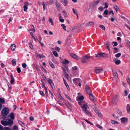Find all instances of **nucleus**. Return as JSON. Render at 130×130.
<instances>
[{
	"label": "nucleus",
	"mask_w": 130,
	"mask_h": 130,
	"mask_svg": "<svg viewBox=\"0 0 130 130\" xmlns=\"http://www.w3.org/2000/svg\"><path fill=\"white\" fill-rule=\"evenodd\" d=\"M85 89L86 92V93L88 94L89 93H91V91L89 87L88 86L86 85L85 86Z\"/></svg>",
	"instance_id": "nucleus-3"
},
{
	"label": "nucleus",
	"mask_w": 130,
	"mask_h": 130,
	"mask_svg": "<svg viewBox=\"0 0 130 130\" xmlns=\"http://www.w3.org/2000/svg\"><path fill=\"white\" fill-rule=\"evenodd\" d=\"M10 78V83L11 84H12L14 83V79L12 75H11Z\"/></svg>",
	"instance_id": "nucleus-16"
},
{
	"label": "nucleus",
	"mask_w": 130,
	"mask_h": 130,
	"mask_svg": "<svg viewBox=\"0 0 130 130\" xmlns=\"http://www.w3.org/2000/svg\"><path fill=\"white\" fill-rule=\"evenodd\" d=\"M7 122L8 123V125L12 124L13 122V121L9 119H8Z\"/></svg>",
	"instance_id": "nucleus-21"
},
{
	"label": "nucleus",
	"mask_w": 130,
	"mask_h": 130,
	"mask_svg": "<svg viewBox=\"0 0 130 130\" xmlns=\"http://www.w3.org/2000/svg\"><path fill=\"white\" fill-rule=\"evenodd\" d=\"M5 102V101L4 99L3 98H0V104H3Z\"/></svg>",
	"instance_id": "nucleus-26"
},
{
	"label": "nucleus",
	"mask_w": 130,
	"mask_h": 130,
	"mask_svg": "<svg viewBox=\"0 0 130 130\" xmlns=\"http://www.w3.org/2000/svg\"><path fill=\"white\" fill-rule=\"evenodd\" d=\"M47 81L50 84L53 83L52 80L50 79H49Z\"/></svg>",
	"instance_id": "nucleus-51"
},
{
	"label": "nucleus",
	"mask_w": 130,
	"mask_h": 130,
	"mask_svg": "<svg viewBox=\"0 0 130 130\" xmlns=\"http://www.w3.org/2000/svg\"><path fill=\"white\" fill-rule=\"evenodd\" d=\"M61 26H62L63 27V29H64L65 31H66V29L65 28L66 27V26L64 25V24H62L61 25Z\"/></svg>",
	"instance_id": "nucleus-42"
},
{
	"label": "nucleus",
	"mask_w": 130,
	"mask_h": 130,
	"mask_svg": "<svg viewBox=\"0 0 130 130\" xmlns=\"http://www.w3.org/2000/svg\"><path fill=\"white\" fill-rule=\"evenodd\" d=\"M16 47V45L15 44L12 45L10 47L11 49L13 51H14L15 50Z\"/></svg>",
	"instance_id": "nucleus-17"
},
{
	"label": "nucleus",
	"mask_w": 130,
	"mask_h": 130,
	"mask_svg": "<svg viewBox=\"0 0 130 130\" xmlns=\"http://www.w3.org/2000/svg\"><path fill=\"white\" fill-rule=\"evenodd\" d=\"M121 55V54L120 53H119L116 54L115 55V56L117 58H118L120 57Z\"/></svg>",
	"instance_id": "nucleus-40"
},
{
	"label": "nucleus",
	"mask_w": 130,
	"mask_h": 130,
	"mask_svg": "<svg viewBox=\"0 0 130 130\" xmlns=\"http://www.w3.org/2000/svg\"><path fill=\"white\" fill-rule=\"evenodd\" d=\"M110 20L112 22H113L114 20H117V19L115 17L114 18H112L110 19Z\"/></svg>",
	"instance_id": "nucleus-47"
},
{
	"label": "nucleus",
	"mask_w": 130,
	"mask_h": 130,
	"mask_svg": "<svg viewBox=\"0 0 130 130\" xmlns=\"http://www.w3.org/2000/svg\"><path fill=\"white\" fill-rule=\"evenodd\" d=\"M126 109L127 113H130V106L128 104L127 105Z\"/></svg>",
	"instance_id": "nucleus-15"
},
{
	"label": "nucleus",
	"mask_w": 130,
	"mask_h": 130,
	"mask_svg": "<svg viewBox=\"0 0 130 130\" xmlns=\"http://www.w3.org/2000/svg\"><path fill=\"white\" fill-rule=\"evenodd\" d=\"M94 108H95V109H94L95 111V112L98 114V116L100 117H102V115L101 112L99 111L96 108V107H95Z\"/></svg>",
	"instance_id": "nucleus-7"
},
{
	"label": "nucleus",
	"mask_w": 130,
	"mask_h": 130,
	"mask_svg": "<svg viewBox=\"0 0 130 130\" xmlns=\"http://www.w3.org/2000/svg\"><path fill=\"white\" fill-rule=\"evenodd\" d=\"M96 126L98 127L99 128L101 129H103L102 127L100 125L98 124H97L96 125Z\"/></svg>",
	"instance_id": "nucleus-43"
},
{
	"label": "nucleus",
	"mask_w": 130,
	"mask_h": 130,
	"mask_svg": "<svg viewBox=\"0 0 130 130\" xmlns=\"http://www.w3.org/2000/svg\"><path fill=\"white\" fill-rule=\"evenodd\" d=\"M111 123L113 124H114L116 123L118 124L117 122V121H115L113 120H111Z\"/></svg>",
	"instance_id": "nucleus-41"
},
{
	"label": "nucleus",
	"mask_w": 130,
	"mask_h": 130,
	"mask_svg": "<svg viewBox=\"0 0 130 130\" xmlns=\"http://www.w3.org/2000/svg\"><path fill=\"white\" fill-rule=\"evenodd\" d=\"M62 12L64 14V15L65 17H68V16L66 12L65 11H62Z\"/></svg>",
	"instance_id": "nucleus-29"
},
{
	"label": "nucleus",
	"mask_w": 130,
	"mask_h": 130,
	"mask_svg": "<svg viewBox=\"0 0 130 130\" xmlns=\"http://www.w3.org/2000/svg\"><path fill=\"white\" fill-rule=\"evenodd\" d=\"M4 129V130H11L10 128L8 127H5Z\"/></svg>",
	"instance_id": "nucleus-48"
},
{
	"label": "nucleus",
	"mask_w": 130,
	"mask_h": 130,
	"mask_svg": "<svg viewBox=\"0 0 130 130\" xmlns=\"http://www.w3.org/2000/svg\"><path fill=\"white\" fill-rule=\"evenodd\" d=\"M13 130H18V128L17 126L15 125L12 127Z\"/></svg>",
	"instance_id": "nucleus-35"
},
{
	"label": "nucleus",
	"mask_w": 130,
	"mask_h": 130,
	"mask_svg": "<svg viewBox=\"0 0 130 130\" xmlns=\"http://www.w3.org/2000/svg\"><path fill=\"white\" fill-rule=\"evenodd\" d=\"M66 104L68 107L69 108H70L71 106L69 103L68 102Z\"/></svg>",
	"instance_id": "nucleus-55"
},
{
	"label": "nucleus",
	"mask_w": 130,
	"mask_h": 130,
	"mask_svg": "<svg viewBox=\"0 0 130 130\" xmlns=\"http://www.w3.org/2000/svg\"><path fill=\"white\" fill-rule=\"evenodd\" d=\"M53 0H49V4L50 5H51L52 4H53Z\"/></svg>",
	"instance_id": "nucleus-58"
},
{
	"label": "nucleus",
	"mask_w": 130,
	"mask_h": 130,
	"mask_svg": "<svg viewBox=\"0 0 130 130\" xmlns=\"http://www.w3.org/2000/svg\"><path fill=\"white\" fill-rule=\"evenodd\" d=\"M94 23L93 22H89L87 24V26H91L92 25H94Z\"/></svg>",
	"instance_id": "nucleus-19"
},
{
	"label": "nucleus",
	"mask_w": 130,
	"mask_h": 130,
	"mask_svg": "<svg viewBox=\"0 0 130 130\" xmlns=\"http://www.w3.org/2000/svg\"><path fill=\"white\" fill-rule=\"evenodd\" d=\"M53 54L56 57H57L58 56V54L56 51H54L53 52Z\"/></svg>",
	"instance_id": "nucleus-32"
},
{
	"label": "nucleus",
	"mask_w": 130,
	"mask_h": 130,
	"mask_svg": "<svg viewBox=\"0 0 130 130\" xmlns=\"http://www.w3.org/2000/svg\"><path fill=\"white\" fill-rule=\"evenodd\" d=\"M51 86V87L53 89H55V87H54V83H52V84H50Z\"/></svg>",
	"instance_id": "nucleus-54"
},
{
	"label": "nucleus",
	"mask_w": 130,
	"mask_h": 130,
	"mask_svg": "<svg viewBox=\"0 0 130 130\" xmlns=\"http://www.w3.org/2000/svg\"><path fill=\"white\" fill-rule=\"evenodd\" d=\"M105 54L104 53H99L98 54H95V56L96 57H101L102 56V57H104V55Z\"/></svg>",
	"instance_id": "nucleus-6"
},
{
	"label": "nucleus",
	"mask_w": 130,
	"mask_h": 130,
	"mask_svg": "<svg viewBox=\"0 0 130 130\" xmlns=\"http://www.w3.org/2000/svg\"><path fill=\"white\" fill-rule=\"evenodd\" d=\"M89 95L90 99L92 101L95 102L96 101V100L94 98L93 96L91 94V93L88 94Z\"/></svg>",
	"instance_id": "nucleus-9"
},
{
	"label": "nucleus",
	"mask_w": 130,
	"mask_h": 130,
	"mask_svg": "<svg viewBox=\"0 0 130 130\" xmlns=\"http://www.w3.org/2000/svg\"><path fill=\"white\" fill-rule=\"evenodd\" d=\"M108 10L107 9L105 10L104 12V14L105 15H107L108 14Z\"/></svg>",
	"instance_id": "nucleus-46"
},
{
	"label": "nucleus",
	"mask_w": 130,
	"mask_h": 130,
	"mask_svg": "<svg viewBox=\"0 0 130 130\" xmlns=\"http://www.w3.org/2000/svg\"><path fill=\"white\" fill-rule=\"evenodd\" d=\"M78 100L80 101H82L84 99V97L83 96H80L78 97Z\"/></svg>",
	"instance_id": "nucleus-33"
},
{
	"label": "nucleus",
	"mask_w": 130,
	"mask_h": 130,
	"mask_svg": "<svg viewBox=\"0 0 130 130\" xmlns=\"http://www.w3.org/2000/svg\"><path fill=\"white\" fill-rule=\"evenodd\" d=\"M70 55L72 58L78 60L79 59L78 57L75 54L72 53L70 54Z\"/></svg>",
	"instance_id": "nucleus-10"
},
{
	"label": "nucleus",
	"mask_w": 130,
	"mask_h": 130,
	"mask_svg": "<svg viewBox=\"0 0 130 130\" xmlns=\"http://www.w3.org/2000/svg\"><path fill=\"white\" fill-rule=\"evenodd\" d=\"M10 118L12 119H14V115L13 113H11L9 115Z\"/></svg>",
	"instance_id": "nucleus-23"
},
{
	"label": "nucleus",
	"mask_w": 130,
	"mask_h": 130,
	"mask_svg": "<svg viewBox=\"0 0 130 130\" xmlns=\"http://www.w3.org/2000/svg\"><path fill=\"white\" fill-rule=\"evenodd\" d=\"M100 0H98L97 1H95L93 2L92 3L93 6L94 7L96 6L100 2Z\"/></svg>",
	"instance_id": "nucleus-12"
},
{
	"label": "nucleus",
	"mask_w": 130,
	"mask_h": 130,
	"mask_svg": "<svg viewBox=\"0 0 130 130\" xmlns=\"http://www.w3.org/2000/svg\"><path fill=\"white\" fill-rule=\"evenodd\" d=\"M19 123L20 125H21L22 126H24V123L22 122L21 121H19Z\"/></svg>",
	"instance_id": "nucleus-39"
},
{
	"label": "nucleus",
	"mask_w": 130,
	"mask_h": 130,
	"mask_svg": "<svg viewBox=\"0 0 130 130\" xmlns=\"http://www.w3.org/2000/svg\"><path fill=\"white\" fill-rule=\"evenodd\" d=\"M26 64L25 63H24L22 64V66L23 68H25L26 67Z\"/></svg>",
	"instance_id": "nucleus-56"
},
{
	"label": "nucleus",
	"mask_w": 130,
	"mask_h": 130,
	"mask_svg": "<svg viewBox=\"0 0 130 130\" xmlns=\"http://www.w3.org/2000/svg\"><path fill=\"white\" fill-rule=\"evenodd\" d=\"M30 47L32 49H33V47L32 44L30 43H29V44Z\"/></svg>",
	"instance_id": "nucleus-49"
},
{
	"label": "nucleus",
	"mask_w": 130,
	"mask_h": 130,
	"mask_svg": "<svg viewBox=\"0 0 130 130\" xmlns=\"http://www.w3.org/2000/svg\"><path fill=\"white\" fill-rule=\"evenodd\" d=\"M77 67L76 66H74L72 68V69L73 70H77Z\"/></svg>",
	"instance_id": "nucleus-62"
},
{
	"label": "nucleus",
	"mask_w": 130,
	"mask_h": 130,
	"mask_svg": "<svg viewBox=\"0 0 130 130\" xmlns=\"http://www.w3.org/2000/svg\"><path fill=\"white\" fill-rule=\"evenodd\" d=\"M65 95V96L67 98L70 100V101H71V99L70 98V97L67 94H66Z\"/></svg>",
	"instance_id": "nucleus-60"
},
{
	"label": "nucleus",
	"mask_w": 130,
	"mask_h": 130,
	"mask_svg": "<svg viewBox=\"0 0 130 130\" xmlns=\"http://www.w3.org/2000/svg\"><path fill=\"white\" fill-rule=\"evenodd\" d=\"M49 64L50 66L51 67L54 68H55V66L54 65V64L51 62H49Z\"/></svg>",
	"instance_id": "nucleus-34"
},
{
	"label": "nucleus",
	"mask_w": 130,
	"mask_h": 130,
	"mask_svg": "<svg viewBox=\"0 0 130 130\" xmlns=\"http://www.w3.org/2000/svg\"><path fill=\"white\" fill-rule=\"evenodd\" d=\"M64 60V61L63 62V63L66 64H68L69 63V61L68 60H67L66 59H65Z\"/></svg>",
	"instance_id": "nucleus-36"
},
{
	"label": "nucleus",
	"mask_w": 130,
	"mask_h": 130,
	"mask_svg": "<svg viewBox=\"0 0 130 130\" xmlns=\"http://www.w3.org/2000/svg\"><path fill=\"white\" fill-rule=\"evenodd\" d=\"M82 108H83L85 109H86L89 108L88 106L87 105L84 104L83 105V106H81Z\"/></svg>",
	"instance_id": "nucleus-22"
},
{
	"label": "nucleus",
	"mask_w": 130,
	"mask_h": 130,
	"mask_svg": "<svg viewBox=\"0 0 130 130\" xmlns=\"http://www.w3.org/2000/svg\"><path fill=\"white\" fill-rule=\"evenodd\" d=\"M104 44L106 45L105 47L107 48L108 50L109 51L110 49L109 47L110 45L108 41L105 42Z\"/></svg>",
	"instance_id": "nucleus-5"
},
{
	"label": "nucleus",
	"mask_w": 130,
	"mask_h": 130,
	"mask_svg": "<svg viewBox=\"0 0 130 130\" xmlns=\"http://www.w3.org/2000/svg\"><path fill=\"white\" fill-rule=\"evenodd\" d=\"M9 113V110L8 108L5 107L1 112V115L2 116L3 119L5 120L6 118V116Z\"/></svg>",
	"instance_id": "nucleus-1"
},
{
	"label": "nucleus",
	"mask_w": 130,
	"mask_h": 130,
	"mask_svg": "<svg viewBox=\"0 0 130 130\" xmlns=\"http://www.w3.org/2000/svg\"><path fill=\"white\" fill-rule=\"evenodd\" d=\"M113 76L115 78H117L118 77V75L117 73L116 72L112 71Z\"/></svg>",
	"instance_id": "nucleus-18"
},
{
	"label": "nucleus",
	"mask_w": 130,
	"mask_h": 130,
	"mask_svg": "<svg viewBox=\"0 0 130 130\" xmlns=\"http://www.w3.org/2000/svg\"><path fill=\"white\" fill-rule=\"evenodd\" d=\"M103 71V70L102 69H96L95 70V72L97 74L101 73Z\"/></svg>",
	"instance_id": "nucleus-13"
},
{
	"label": "nucleus",
	"mask_w": 130,
	"mask_h": 130,
	"mask_svg": "<svg viewBox=\"0 0 130 130\" xmlns=\"http://www.w3.org/2000/svg\"><path fill=\"white\" fill-rule=\"evenodd\" d=\"M42 4L43 6V10H45V9L44 2H42Z\"/></svg>",
	"instance_id": "nucleus-53"
},
{
	"label": "nucleus",
	"mask_w": 130,
	"mask_h": 130,
	"mask_svg": "<svg viewBox=\"0 0 130 130\" xmlns=\"http://www.w3.org/2000/svg\"><path fill=\"white\" fill-rule=\"evenodd\" d=\"M1 124L3 125L6 126L8 125V123L7 122V121L4 120L2 121H1Z\"/></svg>",
	"instance_id": "nucleus-14"
},
{
	"label": "nucleus",
	"mask_w": 130,
	"mask_h": 130,
	"mask_svg": "<svg viewBox=\"0 0 130 130\" xmlns=\"http://www.w3.org/2000/svg\"><path fill=\"white\" fill-rule=\"evenodd\" d=\"M30 119L31 121H33L34 120V118L33 117L31 116L30 117Z\"/></svg>",
	"instance_id": "nucleus-64"
},
{
	"label": "nucleus",
	"mask_w": 130,
	"mask_h": 130,
	"mask_svg": "<svg viewBox=\"0 0 130 130\" xmlns=\"http://www.w3.org/2000/svg\"><path fill=\"white\" fill-rule=\"evenodd\" d=\"M73 82L74 83L77 85H78V82H80V79L79 78H75L73 79Z\"/></svg>",
	"instance_id": "nucleus-4"
},
{
	"label": "nucleus",
	"mask_w": 130,
	"mask_h": 130,
	"mask_svg": "<svg viewBox=\"0 0 130 130\" xmlns=\"http://www.w3.org/2000/svg\"><path fill=\"white\" fill-rule=\"evenodd\" d=\"M55 49L56 50L58 51V52L60 51V48L58 47H56Z\"/></svg>",
	"instance_id": "nucleus-50"
},
{
	"label": "nucleus",
	"mask_w": 130,
	"mask_h": 130,
	"mask_svg": "<svg viewBox=\"0 0 130 130\" xmlns=\"http://www.w3.org/2000/svg\"><path fill=\"white\" fill-rule=\"evenodd\" d=\"M72 10L73 11V13L75 14L76 15L77 17H78V14L77 11L76 10H75L73 8Z\"/></svg>",
	"instance_id": "nucleus-30"
},
{
	"label": "nucleus",
	"mask_w": 130,
	"mask_h": 130,
	"mask_svg": "<svg viewBox=\"0 0 130 130\" xmlns=\"http://www.w3.org/2000/svg\"><path fill=\"white\" fill-rule=\"evenodd\" d=\"M28 5V3L27 2H25L24 3V11H26L28 9V7L27 6Z\"/></svg>",
	"instance_id": "nucleus-8"
},
{
	"label": "nucleus",
	"mask_w": 130,
	"mask_h": 130,
	"mask_svg": "<svg viewBox=\"0 0 130 130\" xmlns=\"http://www.w3.org/2000/svg\"><path fill=\"white\" fill-rule=\"evenodd\" d=\"M63 5L64 6H66L68 5V1L67 0H64Z\"/></svg>",
	"instance_id": "nucleus-31"
},
{
	"label": "nucleus",
	"mask_w": 130,
	"mask_h": 130,
	"mask_svg": "<svg viewBox=\"0 0 130 130\" xmlns=\"http://www.w3.org/2000/svg\"><path fill=\"white\" fill-rule=\"evenodd\" d=\"M36 56L37 57H39L40 58L45 57V56L43 55H40L39 54H36Z\"/></svg>",
	"instance_id": "nucleus-20"
},
{
	"label": "nucleus",
	"mask_w": 130,
	"mask_h": 130,
	"mask_svg": "<svg viewBox=\"0 0 130 130\" xmlns=\"http://www.w3.org/2000/svg\"><path fill=\"white\" fill-rule=\"evenodd\" d=\"M126 80L127 82L128 83L129 85H130V79L129 78H128Z\"/></svg>",
	"instance_id": "nucleus-61"
},
{
	"label": "nucleus",
	"mask_w": 130,
	"mask_h": 130,
	"mask_svg": "<svg viewBox=\"0 0 130 130\" xmlns=\"http://www.w3.org/2000/svg\"><path fill=\"white\" fill-rule=\"evenodd\" d=\"M117 112L121 116L122 115V112L120 110H118L117 111Z\"/></svg>",
	"instance_id": "nucleus-45"
},
{
	"label": "nucleus",
	"mask_w": 130,
	"mask_h": 130,
	"mask_svg": "<svg viewBox=\"0 0 130 130\" xmlns=\"http://www.w3.org/2000/svg\"><path fill=\"white\" fill-rule=\"evenodd\" d=\"M63 80L64 82V83L66 86V87L68 90H69L68 88H69V86L68 85L67 83H66V80H65L64 79H63Z\"/></svg>",
	"instance_id": "nucleus-24"
},
{
	"label": "nucleus",
	"mask_w": 130,
	"mask_h": 130,
	"mask_svg": "<svg viewBox=\"0 0 130 130\" xmlns=\"http://www.w3.org/2000/svg\"><path fill=\"white\" fill-rule=\"evenodd\" d=\"M55 5L57 8L59 9L60 8L59 4L57 1L56 2Z\"/></svg>",
	"instance_id": "nucleus-27"
},
{
	"label": "nucleus",
	"mask_w": 130,
	"mask_h": 130,
	"mask_svg": "<svg viewBox=\"0 0 130 130\" xmlns=\"http://www.w3.org/2000/svg\"><path fill=\"white\" fill-rule=\"evenodd\" d=\"M121 62V61L120 60H117L115 61V63L117 64H119Z\"/></svg>",
	"instance_id": "nucleus-38"
},
{
	"label": "nucleus",
	"mask_w": 130,
	"mask_h": 130,
	"mask_svg": "<svg viewBox=\"0 0 130 130\" xmlns=\"http://www.w3.org/2000/svg\"><path fill=\"white\" fill-rule=\"evenodd\" d=\"M99 9L101 11H102L103 10L104 8L102 7L101 6L99 7Z\"/></svg>",
	"instance_id": "nucleus-63"
},
{
	"label": "nucleus",
	"mask_w": 130,
	"mask_h": 130,
	"mask_svg": "<svg viewBox=\"0 0 130 130\" xmlns=\"http://www.w3.org/2000/svg\"><path fill=\"white\" fill-rule=\"evenodd\" d=\"M16 61H17L15 59H13L12 60V62L13 66H15L16 65Z\"/></svg>",
	"instance_id": "nucleus-25"
},
{
	"label": "nucleus",
	"mask_w": 130,
	"mask_h": 130,
	"mask_svg": "<svg viewBox=\"0 0 130 130\" xmlns=\"http://www.w3.org/2000/svg\"><path fill=\"white\" fill-rule=\"evenodd\" d=\"M17 71L19 73H20L21 72V69H20V68H17Z\"/></svg>",
	"instance_id": "nucleus-57"
},
{
	"label": "nucleus",
	"mask_w": 130,
	"mask_h": 130,
	"mask_svg": "<svg viewBox=\"0 0 130 130\" xmlns=\"http://www.w3.org/2000/svg\"><path fill=\"white\" fill-rule=\"evenodd\" d=\"M90 59V56L86 55L83 56L82 59L81 60V62L83 63H86L87 62V60Z\"/></svg>",
	"instance_id": "nucleus-2"
},
{
	"label": "nucleus",
	"mask_w": 130,
	"mask_h": 130,
	"mask_svg": "<svg viewBox=\"0 0 130 130\" xmlns=\"http://www.w3.org/2000/svg\"><path fill=\"white\" fill-rule=\"evenodd\" d=\"M99 27L104 30H105V27L103 25H100L99 26Z\"/></svg>",
	"instance_id": "nucleus-44"
},
{
	"label": "nucleus",
	"mask_w": 130,
	"mask_h": 130,
	"mask_svg": "<svg viewBox=\"0 0 130 130\" xmlns=\"http://www.w3.org/2000/svg\"><path fill=\"white\" fill-rule=\"evenodd\" d=\"M49 22L51 23L52 25H54L53 22V21L52 19L51 18H49Z\"/></svg>",
	"instance_id": "nucleus-28"
},
{
	"label": "nucleus",
	"mask_w": 130,
	"mask_h": 130,
	"mask_svg": "<svg viewBox=\"0 0 130 130\" xmlns=\"http://www.w3.org/2000/svg\"><path fill=\"white\" fill-rule=\"evenodd\" d=\"M114 8L116 11V12L117 13V11L119 10V8L117 5H116L114 7Z\"/></svg>",
	"instance_id": "nucleus-37"
},
{
	"label": "nucleus",
	"mask_w": 130,
	"mask_h": 130,
	"mask_svg": "<svg viewBox=\"0 0 130 130\" xmlns=\"http://www.w3.org/2000/svg\"><path fill=\"white\" fill-rule=\"evenodd\" d=\"M121 123H124L127 122V119L125 118H121Z\"/></svg>",
	"instance_id": "nucleus-11"
},
{
	"label": "nucleus",
	"mask_w": 130,
	"mask_h": 130,
	"mask_svg": "<svg viewBox=\"0 0 130 130\" xmlns=\"http://www.w3.org/2000/svg\"><path fill=\"white\" fill-rule=\"evenodd\" d=\"M84 110L85 111V113L87 114L88 115H89L90 113L87 110V109H85Z\"/></svg>",
	"instance_id": "nucleus-52"
},
{
	"label": "nucleus",
	"mask_w": 130,
	"mask_h": 130,
	"mask_svg": "<svg viewBox=\"0 0 130 130\" xmlns=\"http://www.w3.org/2000/svg\"><path fill=\"white\" fill-rule=\"evenodd\" d=\"M113 43H114V45H113V46H116L118 45V43L116 42H113Z\"/></svg>",
	"instance_id": "nucleus-59"
}]
</instances>
